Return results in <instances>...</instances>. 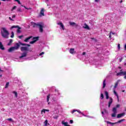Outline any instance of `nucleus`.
Wrapping results in <instances>:
<instances>
[{
    "label": "nucleus",
    "instance_id": "nucleus-43",
    "mask_svg": "<svg viewBox=\"0 0 126 126\" xmlns=\"http://www.w3.org/2000/svg\"><path fill=\"white\" fill-rule=\"evenodd\" d=\"M15 1H17L18 4H21V2H20V1L19 0H14Z\"/></svg>",
    "mask_w": 126,
    "mask_h": 126
},
{
    "label": "nucleus",
    "instance_id": "nucleus-26",
    "mask_svg": "<svg viewBox=\"0 0 126 126\" xmlns=\"http://www.w3.org/2000/svg\"><path fill=\"white\" fill-rule=\"evenodd\" d=\"M12 93H13V94H15V96L16 98H17V96H18L17 92H15V91H13V92H12Z\"/></svg>",
    "mask_w": 126,
    "mask_h": 126
},
{
    "label": "nucleus",
    "instance_id": "nucleus-4",
    "mask_svg": "<svg viewBox=\"0 0 126 126\" xmlns=\"http://www.w3.org/2000/svg\"><path fill=\"white\" fill-rule=\"evenodd\" d=\"M120 104H117L116 106V107H114L112 109V112H113V113L111 114V117L112 118H115L116 117V115H117V113L118 112L117 111V108H120Z\"/></svg>",
    "mask_w": 126,
    "mask_h": 126
},
{
    "label": "nucleus",
    "instance_id": "nucleus-8",
    "mask_svg": "<svg viewBox=\"0 0 126 126\" xmlns=\"http://www.w3.org/2000/svg\"><path fill=\"white\" fill-rule=\"evenodd\" d=\"M27 57V52H25L22 53L21 56H20V59H23V58H26Z\"/></svg>",
    "mask_w": 126,
    "mask_h": 126
},
{
    "label": "nucleus",
    "instance_id": "nucleus-14",
    "mask_svg": "<svg viewBox=\"0 0 126 126\" xmlns=\"http://www.w3.org/2000/svg\"><path fill=\"white\" fill-rule=\"evenodd\" d=\"M121 81V80H118L116 83H115V85L114 87V89H116V88H117V87H118V85H119V83H120V82Z\"/></svg>",
    "mask_w": 126,
    "mask_h": 126
},
{
    "label": "nucleus",
    "instance_id": "nucleus-35",
    "mask_svg": "<svg viewBox=\"0 0 126 126\" xmlns=\"http://www.w3.org/2000/svg\"><path fill=\"white\" fill-rule=\"evenodd\" d=\"M123 75H124V79H126V71H124Z\"/></svg>",
    "mask_w": 126,
    "mask_h": 126
},
{
    "label": "nucleus",
    "instance_id": "nucleus-64",
    "mask_svg": "<svg viewBox=\"0 0 126 126\" xmlns=\"http://www.w3.org/2000/svg\"><path fill=\"white\" fill-rule=\"evenodd\" d=\"M120 3H122V2H123V0H121V1H120Z\"/></svg>",
    "mask_w": 126,
    "mask_h": 126
},
{
    "label": "nucleus",
    "instance_id": "nucleus-33",
    "mask_svg": "<svg viewBox=\"0 0 126 126\" xmlns=\"http://www.w3.org/2000/svg\"><path fill=\"white\" fill-rule=\"evenodd\" d=\"M14 37V32H11V38H13Z\"/></svg>",
    "mask_w": 126,
    "mask_h": 126
},
{
    "label": "nucleus",
    "instance_id": "nucleus-16",
    "mask_svg": "<svg viewBox=\"0 0 126 126\" xmlns=\"http://www.w3.org/2000/svg\"><path fill=\"white\" fill-rule=\"evenodd\" d=\"M70 25L71 26H75V27H77L78 25L74 22H70Z\"/></svg>",
    "mask_w": 126,
    "mask_h": 126
},
{
    "label": "nucleus",
    "instance_id": "nucleus-30",
    "mask_svg": "<svg viewBox=\"0 0 126 126\" xmlns=\"http://www.w3.org/2000/svg\"><path fill=\"white\" fill-rule=\"evenodd\" d=\"M52 101H53V102H57V97H52Z\"/></svg>",
    "mask_w": 126,
    "mask_h": 126
},
{
    "label": "nucleus",
    "instance_id": "nucleus-2",
    "mask_svg": "<svg viewBox=\"0 0 126 126\" xmlns=\"http://www.w3.org/2000/svg\"><path fill=\"white\" fill-rule=\"evenodd\" d=\"M32 25H33V27L34 28L36 27H38V26H39V32H40V33H43V28H44V26L43 25H41L40 23L36 24V23H34V22L32 23Z\"/></svg>",
    "mask_w": 126,
    "mask_h": 126
},
{
    "label": "nucleus",
    "instance_id": "nucleus-18",
    "mask_svg": "<svg viewBox=\"0 0 126 126\" xmlns=\"http://www.w3.org/2000/svg\"><path fill=\"white\" fill-rule=\"evenodd\" d=\"M105 95L106 96V98L107 99H109V93L108 92L105 91Z\"/></svg>",
    "mask_w": 126,
    "mask_h": 126
},
{
    "label": "nucleus",
    "instance_id": "nucleus-36",
    "mask_svg": "<svg viewBox=\"0 0 126 126\" xmlns=\"http://www.w3.org/2000/svg\"><path fill=\"white\" fill-rule=\"evenodd\" d=\"M8 85H9V82L6 83L5 86V88H7V87H8Z\"/></svg>",
    "mask_w": 126,
    "mask_h": 126
},
{
    "label": "nucleus",
    "instance_id": "nucleus-19",
    "mask_svg": "<svg viewBox=\"0 0 126 126\" xmlns=\"http://www.w3.org/2000/svg\"><path fill=\"white\" fill-rule=\"evenodd\" d=\"M32 40H33V41H35V42H37V41L39 40V36H36V37H33Z\"/></svg>",
    "mask_w": 126,
    "mask_h": 126
},
{
    "label": "nucleus",
    "instance_id": "nucleus-60",
    "mask_svg": "<svg viewBox=\"0 0 126 126\" xmlns=\"http://www.w3.org/2000/svg\"><path fill=\"white\" fill-rule=\"evenodd\" d=\"M12 18H15V15L12 16Z\"/></svg>",
    "mask_w": 126,
    "mask_h": 126
},
{
    "label": "nucleus",
    "instance_id": "nucleus-39",
    "mask_svg": "<svg viewBox=\"0 0 126 126\" xmlns=\"http://www.w3.org/2000/svg\"><path fill=\"white\" fill-rule=\"evenodd\" d=\"M103 111H104V112L105 114H106L107 115H108V111H107V110L104 109H103Z\"/></svg>",
    "mask_w": 126,
    "mask_h": 126
},
{
    "label": "nucleus",
    "instance_id": "nucleus-23",
    "mask_svg": "<svg viewBox=\"0 0 126 126\" xmlns=\"http://www.w3.org/2000/svg\"><path fill=\"white\" fill-rule=\"evenodd\" d=\"M69 53L70 54H73L74 53V48H71L69 50Z\"/></svg>",
    "mask_w": 126,
    "mask_h": 126
},
{
    "label": "nucleus",
    "instance_id": "nucleus-31",
    "mask_svg": "<svg viewBox=\"0 0 126 126\" xmlns=\"http://www.w3.org/2000/svg\"><path fill=\"white\" fill-rule=\"evenodd\" d=\"M100 98L101 100L104 99V94L102 93L100 94Z\"/></svg>",
    "mask_w": 126,
    "mask_h": 126
},
{
    "label": "nucleus",
    "instance_id": "nucleus-59",
    "mask_svg": "<svg viewBox=\"0 0 126 126\" xmlns=\"http://www.w3.org/2000/svg\"><path fill=\"white\" fill-rule=\"evenodd\" d=\"M95 2H99V0H95Z\"/></svg>",
    "mask_w": 126,
    "mask_h": 126
},
{
    "label": "nucleus",
    "instance_id": "nucleus-49",
    "mask_svg": "<svg viewBox=\"0 0 126 126\" xmlns=\"http://www.w3.org/2000/svg\"><path fill=\"white\" fill-rule=\"evenodd\" d=\"M45 54V52H42L39 54V56H43Z\"/></svg>",
    "mask_w": 126,
    "mask_h": 126
},
{
    "label": "nucleus",
    "instance_id": "nucleus-27",
    "mask_svg": "<svg viewBox=\"0 0 126 126\" xmlns=\"http://www.w3.org/2000/svg\"><path fill=\"white\" fill-rule=\"evenodd\" d=\"M51 96V94H48L47 96V102H49L50 100V97Z\"/></svg>",
    "mask_w": 126,
    "mask_h": 126
},
{
    "label": "nucleus",
    "instance_id": "nucleus-46",
    "mask_svg": "<svg viewBox=\"0 0 126 126\" xmlns=\"http://www.w3.org/2000/svg\"><path fill=\"white\" fill-rule=\"evenodd\" d=\"M112 34L113 35H114V34H115V32H110V35H109V37H110V38H111V35Z\"/></svg>",
    "mask_w": 126,
    "mask_h": 126
},
{
    "label": "nucleus",
    "instance_id": "nucleus-42",
    "mask_svg": "<svg viewBox=\"0 0 126 126\" xmlns=\"http://www.w3.org/2000/svg\"><path fill=\"white\" fill-rule=\"evenodd\" d=\"M43 113H44L45 114V113H46V110L45 109H43L41 111V114H43Z\"/></svg>",
    "mask_w": 126,
    "mask_h": 126
},
{
    "label": "nucleus",
    "instance_id": "nucleus-50",
    "mask_svg": "<svg viewBox=\"0 0 126 126\" xmlns=\"http://www.w3.org/2000/svg\"><path fill=\"white\" fill-rule=\"evenodd\" d=\"M118 49L120 50V49L121 48V45H120V44H118Z\"/></svg>",
    "mask_w": 126,
    "mask_h": 126
},
{
    "label": "nucleus",
    "instance_id": "nucleus-52",
    "mask_svg": "<svg viewBox=\"0 0 126 126\" xmlns=\"http://www.w3.org/2000/svg\"><path fill=\"white\" fill-rule=\"evenodd\" d=\"M70 124H73V120H70Z\"/></svg>",
    "mask_w": 126,
    "mask_h": 126
},
{
    "label": "nucleus",
    "instance_id": "nucleus-56",
    "mask_svg": "<svg viewBox=\"0 0 126 126\" xmlns=\"http://www.w3.org/2000/svg\"><path fill=\"white\" fill-rule=\"evenodd\" d=\"M122 60H123V58H120L119 59V62L121 63V62H122Z\"/></svg>",
    "mask_w": 126,
    "mask_h": 126
},
{
    "label": "nucleus",
    "instance_id": "nucleus-12",
    "mask_svg": "<svg viewBox=\"0 0 126 126\" xmlns=\"http://www.w3.org/2000/svg\"><path fill=\"white\" fill-rule=\"evenodd\" d=\"M20 49L22 52H23L24 51H28V47H21Z\"/></svg>",
    "mask_w": 126,
    "mask_h": 126
},
{
    "label": "nucleus",
    "instance_id": "nucleus-9",
    "mask_svg": "<svg viewBox=\"0 0 126 126\" xmlns=\"http://www.w3.org/2000/svg\"><path fill=\"white\" fill-rule=\"evenodd\" d=\"M124 71L123 70H121L120 72L117 73V76H123L124 75Z\"/></svg>",
    "mask_w": 126,
    "mask_h": 126
},
{
    "label": "nucleus",
    "instance_id": "nucleus-24",
    "mask_svg": "<svg viewBox=\"0 0 126 126\" xmlns=\"http://www.w3.org/2000/svg\"><path fill=\"white\" fill-rule=\"evenodd\" d=\"M103 87L102 88H105V87H106V80H104L103 81Z\"/></svg>",
    "mask_w": 126,
    "mask_h": 126
},
{
    "label": "nucleus",
    "instance_id": "nucleus-13",
    "mask_svg": "<svg viewBox=\"0 0 126 126\" xmlns=\"http://www.w3.org/2000/svg\"><path fill=\"white\" fill-rule=\"evenodd\" d=\"M125 10H126V8L122 6L120 7V8L119 9V11H120L121 13H124V11H125Z\"/></svg>",
    "mask_w": 126,
    "mask_h": 126
},
{
    "label": "nucleus",
    "instance_id": "nucleus-62",
    "mask_svg": "<svg viewBox=\"0 0 126 126\" xmlns=\"http://www.w3.org/2000/svg\"><path fill=\"white\" fill-rule=\"evenodd\" d=\"M86 116L85 117H87L88 118H91V116H86Z\"/></svg>",
    "mask_w": 126,
    "mask_h": 126
},
{
    "label": "nucleus",
    "instance_id": "nucleus-44",
    "mask_svg": "<svg viewBox=\"0 0 126 126\" xmlns=\"http://www.w3.org/2000/svg\"><path fill=\"white\" fill-rule=\"evenodd\" d=\"M58 118H59V116H58L57 115H55V116L53 117V118L55 119L56 120H57Z\"/></svg>",
    "mask_w": 126,
    "mask_h": 126
},
{
    "label": "nucleus",
    "instance_id": "nucleus-38",
    "mask_svg": "<svg viewBox=\"0 0 126 126\" xmlns=\"http://www.w3.org/2000/svg\"><path fill=\"white\" fill-rule=\"evenodd\" d=\"M16 6H14L11 9V11H13L14 9H16Z\"/></svg>",
    "mask_w": 126,
    "mask_h": 126
},
{
    "label": "nucleus",
    "instance_id": "nucleus-5",
    "mask_svg": "<svg viewBox=\"0 0 126 126\" xmlns=\"http://www.w3.org/2000/svg\"><path fill=\"white\" fill-rule=\"evenodd\" d=\"M125 121H126V119H122L116 123H112L109 121H106V123H107V124H108L109 125H111L112 126H114V125H116V124H121V123H122L123 122H125Z\"/></svg>",
    "mask_w": 126,
    "mask_h": 126
},
{
    "label": "nucleus",
    "instance_id": "nucleus-45",
    "mask_svg": "<svg viewBox=\"0 0 126 126\" xmlns=\"http://www.w3.org/2000/svg\"><path fill=\"white\" fill-rule=\"evenodd\" d=\"M21 6H24V7H25V8L26 9H28V10L31 9V8H28L27 7H26V6H23V5H21Z\"/></svg>",
    "mask_w": 126,
    "mask_h": 126
},
{
    "label": "nucleus",
    "instance_id": "nucleus-21",
    "mask_svg": "<svg viewBox=\"0 0 126 126\" xmlns=\"http://www.w3.org/2000/svg\"><path fill=\"white\" fill-rule=\"evenodd\" d=\"M114 94L117 97L118 101H119V95L118 94V93H117V92L116 91H114Z\"/></svg>",
    "mask_w": 126,
    "mask_h": 126
},
{
    "label": "nucleus",
    "instance_id": "nucleus-29",
    "mask_svg": "<svg viewBox=\"0 0 126 126\" xmlns=\"http://www.w3.org/2000/svg\"><path fill=\"white\" fill-rule=\"evenodd\" d=\"M77 112H78V113H79V114H82V115H83V116H84V117L86 116L85 115L83 114V113H82L81 111H80V110H77Z\"/></svg>",
    "mask_w": 126,
    "mask_h": 126
},
{
    "label": "nucleus",
    "instance_id": "nucleus-34",
    "mask_svg": "<svg viewBox=\"0 0 126 126\" xmlns=\"http://www.w3.org/2000/svg\"><path fill=\"white\" fill-rule=\"evenodd\" d=\"M12 43V39H10L9 42L7 44L8 46H10V44Z\"/></svg>",
    "mask_w": 126,
    "mask_h": 126
},
{
    "label": "nucleus",
    "instance_id": "nucleus-17",
    "mask_svg": "<svg viewBox=\"0 0 126 126\" xmlns=\"http://www.w3.org/2000/svg\"><path fill=\"white\" fill-rule=\"evenodd\" d=\"M62 125H63V126H70L68 125V123L64 122V121H63L62 122Z\"/></svg>",
    "mask_w": 126,
    "mask_h": 126
},
{
    "label": "nucleus",
    "instance_id": "nucleus-7",
    "mask_svg": "<svg viewBox=\"0 0 126 126\" xmlns=\"http://www.w3.org/2000/svg\"><path fill=\"white\" fill-rule=\"evenodd\" d=\"M126 115V113L123 112L121 114H119L117 115V119H120V118H123V117H124Z\"/></svg>",
    "mask_w": 126,
    "mask_h": 126
},
{
    "label": "nucleus",
    "instance_id": "nucleus-57",
    "mask_svg": "<svg viewBox=\"0 0 126 126\" xmlns=\"http://www.w3.org/2000/svg\"><path fill=\"white\" fill-rule=\"evenodd\" d=\"M45 112H50L49 109H45Z\"/></svg>",
    "mask_w": 126,
    "mask_h": 126
},
{
    "label": "nucleus",
    "instance_id": "nucleus-53",
    "mask_svg": "<svg viewBox=\"0 0 126 126\" xmlns=\"http://www.w3.org/2000/svg\"><path fill=\"white\" fill-rule=\"evenodd\" d=\"M2 0V1H9L10 0Z\"/></svg>",
    "mask_w": 126,
    "mask_h": 126
},
{
    "label": "nucleus",
    "instance_id": "nucleus-54",
    "mask_svg": "<svg viewBox=\"0 0 126 126\" xmlns=\"http://www.w3.org/2000/svg\"><path fill=\"white\" fill-rule=\"evenodd\" d=\"M85 55H86V52H83V53H82V55H83V56H85Z\"/></svg>",
    "mask_w": 126,
    "mask_h": 126
},
{
    "label": "nucleus",
    "instance_id": "nucleus-51",
    "mask_svg": "<svg viewBox=\"0 0 126 126\" xmlns=\"http://www.w3.org/2000/svg\"><path fill=\"white\" fill-rule=\"evenodd\" d=\"M55 91L56 92H57V93H58V95H60V93L59 92V91L57 90L56 89H55Z\"/></svg>",
    "mask_w": 126,
    "mask_h": 126
},
{
    "label": "nucleus",
    "instance_id": "nucleus-11",
    "mask_svg": "<svg viewBox=\"0 0 126 126\" xmlns=\"http://www.w3.org/2000/svg\"><path fill=\"white\" fill-rule=\"evenodd\" d=\"M57 24L58 25H60L61 26L63 30H64V26H63V23L62 22L57 23Z\"/></svg>",
    "mask_w": 126,
    "mask_h": 126
},
{
    "label": "nucleus",
    "instance_id": "nucleus-20",
    "mask_svg": "<svg viewBox=\"0 0 126 126\" xmlns=\"http://www.w3.org/2000/svg\"><path fill=\"white\" fill-rule=\"evenodd\" d=\"M0 49L1 50H4V47H3V45H2V43L0 41Z\"/></svg>",
    "mask_w": 126,
    "mask_h": 126
},
{
    "label": "nucleus",
    "instance_id": "nucleus-28",
    "mask_svg": "<svg viewBox=\"0 0 126 126\" xmlns=\"http://www.w3.org/2000/svg\"><path fill=\"white\" fill-rule=\"evenodd\" d=\"M17 11L18 12H22V10L21 9V8H18L17 9Z\"/></svg>",
    "mask_w": 126,
    "mask_h": 126
},
{
    "label": "nucleus",
    "instance_id": "nucleus-58",
    "mask_svg": "<svg viewBox=\"0 0 126 126\" xmlns=\"http://www.w3.org/2000/svg\"><path fill=\"white\" fill-rule=\"evenodd\" d=\"M101 114H102V117H104V112L102 111Z\"/></svg>",
    "mask_w": 126,
    "mask_h": 126
},
{
    "label": "nucleus",
    "instance_id": "nucleus-10",
    "mask_svg": "<svg viewBox=\"0 0 126 126\" xmlns=\"http://www.w3.org/2000/svg\"><path fill=\"white\" fill-rule=\"evenodd\" d=\"M110 100L108 102V108L111 107V105H112V103H113V98L112 97L109 98Z\"/></svg>",
    "mask_w": 126,
    "mask_h": 126
},
{
    "label": "nucleus",
    "instance_id": "nucleus-3",
    "mask_svg": "<svg viewBox=\"0 0 126 126\" xmlns=\"http://www.w3.org/2000/svg\"><path fill=\"white\" fill-rule=\"evenodd\" d=\"M16 46L10 47L9 49H8V52L9 53H11V52H13V51H15V50H18L19 49V47H20V45L18 43L16 44Z\"/></svg>",
    "mask_w": 126,
    "mask_h": 126
},
{
    "label": "nucleus",
    "instance_id": "nucleus-15",
    "mask_svg": "<svg viewBox=\"0 0 126 126\" xmlns=\"http://www.w3.org/2000/svg\"><path fill=\"white\" fill-rule=\"evenodd\" d=\"M40 16H45V14L44 13V8H42L40 13Z\"/></svg>",
    "mask_w": 126,
    "mask_h": 126
},
{
    "label": "nucleus",
    "instance_id": "nucleus-25",
    "mask_svg": "<svg viewBox=\"0 0 126 126\" xmlns=\"http://www.w3.org/2000/svg\"><path fill=\"white\" fill-rule=\"evenodd\" d=\"M85 27H83L84 28H85V29H89V26H88V25H87V24H85Z\"/></svg>",
    "mask_w": 126,
    "mask_h": 126
},
{
    "label": "nucleus",
    "instance_id": "nucleus-41",
    "mask_svg": "<svg viewBox=\"0 0 126 126\" xmlns=\"http://www.w3.org/2000/svg\"><path fill=\"white\" fill-rule=\"evenodd\" d=\"M7 121H9L10 122H13V120H12V119L11 118H8L7 119Z\"/></svg>",
    "mask_w": 126,
    "mask_h": 126
},
{
    "label": "nucleus",
    "instance_id": "nucleus-63",
    "mask_svg": "<svg viewBox=\"0 0 126 126\" xmlns=\"http://www.w3.org/2000/svg\"><path fill=\"white\" fill-rule=\"evenodd\" d=\"M26 46H28V47H30V44H27Z\"/></svg>",
    "mask_w": 126,
    "mask_h": 126
},
{
    "label": "nucleus",
    "instance_id": "nucleus-55",
    "mask_svg": "<svg viewBox=\"0 0 126 126\" xmlns=\"http://www.w3.org/2000/svg\"><path fill=\"white\" fill-rule=\"evenodd\" d=\"M9 19L10 20H11V21H13V20L12 19H11V18L10 17H9Z\"/></svg>",
    "mask_w": 126,
    "mask_h": 126
},
{
    "label": "nucleus",
    "instance_id": "nucleus-6",
    "mask_svg": "<svg viewBox=\"0 0 126 126\" xmlns=\"http://www.w3.org/2000/svg\"><path fill=\"white\" fill-rule=\"evenodd\" d=\"M13 28H18V30H17V33H21V31H20V29H21V28L19 27V26H12L11 28V29H13Z\"/></svg>",
    "mask_w": 126,
    "mask_h": 126
},
{
    "label": "nucleus",
    "instance_id": "nucleus-61",
    "mask_svg": "<svg viewBox=\"0 0 126 126\" xmlns=\"http://www.w3.org/2000/svg\"><path fill=\"white\" fill-rule=\"evenodd\" d=\"M125 50H126V44L125 45Z\"/></svg>",
    "mask_w": 126,
    "mask_h": 126
},
{
    "label": "nucleus",
    "instance_id": "nucleus-40",
    "mask_svg": "<svg viewBox=\"0 0 126 126\" xmlns=\"http://www.w3.org/2000/svg\"><path fill=\"white\" fill-rule=\"evenodd\" d=\"M34 43H36V40H32L30 42L31 44H34Z\"/></svg>",
    "mask_w": 126,
    "mask_h": 126
},
{
    "label": "nucleus",
    "instance_id": "nucleus-22",
    "mask_svg": "<svg viewBox=\"0 0 126 126\" xmlns=\"http://www.w3.org/2000/svg\"><path fill=\"white\" fill-rule=\"evenodd\" d=\"M31 38H32V36H29V37H27V38H26L25 40H24L25 42H28V41H29V40H30V39H31Z\"/></svg>",
    "mask_w": 126,
    "mask_h": 126
},
{
    "label": "nucleus",
    "instance_id": "nucleus-32",
    "mask_svg": "<svg viewBox=\"0 0 126 126\" xmlns=\"http://www.w3.org/2000/svg\"><path fill=\"white\" fill-rule=\"evenodd\" d=\"M20 45H21L22 46H27V44L26 43H23L22 42H19Z\"/></svg>",
    "mask_w": 126,
    "mask_h": 126
},
{
    "label": "nucleus",
    "instance_id": "nucleus-47",
    "mask_svg": "<svg viewBox=\"0 0 126 126\" xmlns=\"http://www.w3.org/2000/svg\"><path fill=\"white\" fill-rule=\"evenodd\" d=\"M75 112H77V110H73L72 111L71 113H72V114H73V113H75Z\"/></svg>",
    "mask_w": 126,
    "mask_h": 126
},
{
    "label": "nucleus",
    "instance_id": "nucleus-37",
    "mask_svg": "<svg viewBox=\"0 0 126 126\" xmlns=\"http://www.w3.org/2000/svg\"><path fill=\"white\" fill-rule=\"evenodd\" d=\"M44 124L45 126H48V120H46L44 122Z\"/></svg>",
    "mask_w": 126,
    "mask_h": 126
},
{
    "label": "nucleus",
    "instance_id": "nucleus-48",
    "mask_svg": "<svg viewBox=\"0 0 126 126\" xmlns=\"http://www.w3.org/2000/svg\"><path fill=\"white\" fill-rule=\"evenodd\" d=\"M18 38L19 39H21V38H23V35H20V36H18Z\"/></svg>",
    "mask_w": 126,
    "mask_h": 126
},
{
    "label": "nucleus",
    "instance_id": "nucleus-1",
    "mask_svg": "<svg viewBox=\"0 0 126 126\" xmlns=\"http://www.w3.org/2000/svg\"><path fill=\"white\" fill-rule=\"evenodd\" d=\"M1 34L3 38H5L6 39H8V35H9V32L5 28H2V31H1Z\"/></svg>",
    "mask_w": 126,
    "mask_h": 126
}]
</instances>
